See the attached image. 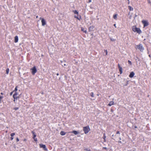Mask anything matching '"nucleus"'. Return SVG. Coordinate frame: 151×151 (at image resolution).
Listing matches in <instances>:
<instances>
[{
	"mask_svg": "<svg viewBox=\"0 0 151 151\" xmlns=\"http://www.w3.org/2000/svg\"><path fill=\"white\" fill-rule=\"evenodd\" d=\"M17 97L18 98V99L19 98V96H18Z\"/></svg>",
	"mask_w": 151,
	"mask_h": 151,
	"instance_id": "obj_46",
	"label": "nucleus"
},
{
	"mask_svg": "<svg viewBox=\"0 0 151 151\" xmlns=\"http://www.w3.org/2000/svg\"><path fill=\"white\" fill-rule=\"evenodd\" d=\"M128 62L129 64H130V65H132V63L131 61L129 60H128Z\"/></svg>",
	"mask_w": 151,
	"mask_h": 151,
	"instance_id": "obj_29",
	"label": "nucleus"
},
{
	"mask_svg": "<svg viewBox=\"0 0 151 151\" xmlns=\"http://www.w3.org/2000/svg\"><path fill=\"white\" fill-rule=\"evenodd\" d=\"M104 52H106V55H107V50H104Z\"/></svg>",
	"mask_w": 151,
	"mask_h": 151,
	"instance_id": "obj_30",
	"label": "nucleus"
},
{
	"mask_svg": "<svg viewBox=\"0 0 151 151\" xmlns=\"http://www.w3.org/2000/svg\"><path fill=\"white\" fill-rule=\"evenodd\" d=\"M14 94H15V95H16V96H17L18 95V93L17 92V91L15 92L14 93Z\"/></svg>",
	"mask_w": 151,
	"mask_h": 151,
	"instance_id": "obj_32",
	"label": "nucleus"
},
{
	"mask_svg": "<svg viewBox=\"0 0 151 151\" xmlns=\"http://www.w3.org/2000/svg\"><path fill=\"white\" fill-rule=\"evenodd\" d=\"M134 75V73L133 72H132L130 73V74L129 75V77L132 78L133 77Z\"/></svg>",
	"mask_w": 151,
	"mask_h": 151,
	"instance_id": "obj_9",
	"label": "nucleus"
},
{
	"mask_svg": "<svg viewBox=\"0 0 151 151\" xmlns=\"http://www.w3.org/2000/svg\"><path fill=\"white\" fill-rule=\"evenodd\" d=\"M142 24H143L144 26V27H146V26H147L149 24L147 22L146 20H143L142 21Z\"/></svg>",
	"mask_w": 151,
	"mask_h": 151,
	"instance_id": "obj_7",
	"label": "nucleus"
},
{
	"mask_svg": "<svg viewBox=\"0 0 151 151\" xmlns=\"http://www.w3.org/2000/svg\"><path fill=\"white\" fill-rule=\"evenodd\" d=\"M32 133L33 135V138L34 139V141L35 142L37 141V138H35L36 136V135L35 132H34V131H32Z\"/></svg>",
	"mask_w": 151,
	"mask_h": 151,
	"instance_id": "obj_6",
	"label": "nucleus"
},
{
	"mask_svg": "<svg viewBox=\"0 0 151 151\" xmlns=\"http://www.w3.org/2000/svg\"><path fill=\"white\" fill-rule=\"evenodd\" d=\"M1 95H3L4 94V93H3L1 92Z\"/></svg>",
	"mask_w": 151,
	"mask_h": 151,
	"instance_id": "obj_40",
	"label": "nucleus"
},
{
	"mask_svg": "<svg viewBox=\"0 0 151 151\" xmlns=\"http://www.w3.org/2000/svg\"><path fill=\"white\" fill-rule=\"evenodd\" d=\"M73 12L75 14H78V12L76 10L73 11Z\"/></svg>",
	"mask_w": 151,
	"mask_h": 151,
	"instance_id": "obj_26",
	"label": "nucleus"
},
{
	"mask_svg": "<svg viewBox=\"0 0 151 151\" xmlns=\"http://www.w3.org/2000/svg\"><path fill=\"white\" fill-rule=\"evenodd\" d=\"M118 65L119 69V71L120 72V74H121L122 73V68L120 67V65L119 64H118Z\"/></svg>",
	"mask_w": 151,
	"mask_h": 151,
	"instance_id": "obj_13",
	"label": "nucleus"
},
{
	"mask_svg": "<svg viewBox=\"0 0 151 151\" xmlns=\"http://www.w3.org/2000/svg\"><path fill=\"white\" fill-rule=\"evenodd\" d=\"M40 19L41 20L42 25L44 26L46 24V22L45 20L43 18H40Z\"/></svg>",
	"mask_w": 151,
	"mask_h": 151,
	"instance_id": "obj_5",
	"label": "nucleus"
},
{
	"mask_svg": "<svg viewBox=\"0 0 151 151\" xmlns=\"http://www.w3.org/2000/svg\"><path fill=\"white\" fill-rule=\"evenodd\" d=\"M27 141V139H26L25 138L23 140V141L24 142H26Z\"/></svg>",
	"mask_w": 151,
	"mask_h": 151,
	"instance_id": "obj_34",
	"label": "nucleus"
},
{
	"mask_svg": "<svg viewBox=\"0 0 151 151\" xmlns=\"http://www.w3.org/2000/svg\"><path fill=\"white\" fill-rule=\"evenodd\" d=\"M38 17V16H37L36 17V18H37Z\"/></svg>",
	"mask_w": 151,
	"mask_h": 151,
	"instance_id": "obj_48",
	"label": "nucleus"
},
{
	"mask_svg": "<svg viewBox=\"0 0 151 151\" xmlns=\"http://www.w3.org/2000/svg\"><path fill=\"white\" fill-rule=\"evenodd\" d=\"M118 142H120V143L122 142L121 141H119Z\"/></svg>",
	"mask_w": 151,
	"mask_h": 151,
	"instance_id": "obj_47",
	"label": "nucleus"
},
{
	"mask_svg": "<svg viewBox=\"0 0 151 151\" xmlns=\"http://www.w3.org/2000/svg\"><path fill=\"white\" fill-rule=\"evenodd\" d=\"M4 97L3 96H0V102L1 103L2 99L4 98Z\"/></svg>",
	"mask_w": 151,
	"mask_h": 151,
	"instance_id": "obj_21",
	"label": "nucleus"
},
{
	"mask_svg": "<svg viewBox=\"0 0 151 151\" xmlns=\"http://www.w3.org/2000/svg\"><path fill=\"white\" fill-rule=\"evenodd\" d=\"M114 102L113 101H111L109 102V103L108 104V106H111L114 105Z\"/></svg>",
	"mask_w": 151,
	"mask_h": 151,
	"instance_id": "obj_14",
	"label": "nucleus"
},
{
	"mask_svg": "<svg viewBox=\"0 0 151 151\" xmlns=\"http://www.w3.org/2000/svg\"><path fill=\"white\" fill-rule=\"evenodd\" d=\"M66 65V64H64V66H65Z\"/></svg>",
	"mask_w": 151,
	"mask_h": 151,
	"instance_id": "obj_49",
	"label": "nucleus"
},
{
	"mask_svg": "<svg viewBox=\"0 0 151 151\" xmlns=\"http://www.w3.org/2000/svg\"><path fill=\"white\" fill-rule=\"evenodd\" d=\"M114 26L115 27H116V24H114Z\"/></svg>",
	"mask_w": 151,
	"mask_h": 151,
	"instance_id": "obj_42",
	"label": "nucleus"
},
{
	"mask_svg": "<svg viewBox=\"0 0 151 151\" xmlns=\"http://www.w3.org/2000/svg\"><path fill=\"white\" fill-rule=\"evenodd\" d=\"M91 96L92 97H94V94L93 92H91Z\"/></svg>",
	"mask_w": 151,
	"mask_h": 151,
	"instance_id": "obj_27",
	"label": "nucleus"
},
{
	"mask_svg": "<svg viewBox=\"0 0 151 151\" xmlns=\"http://www.w3.org/2000/svg\"><path fill=\"white\" fill-rule=\"evenodd\" d=\"M19 141V139L18 137H17L16 138V141L17 142H18Z\"/></svg>",
	"mask_w": 151,
	"mask_h": 151,
	"instance_id": "obj_31",
	"label": "nucleus"
},
{
	"mask_svg": "<svg viewBox=\"0 0 151 151\" xmlns=\"http://www.w3.org/2000/svg\"><path fill=\"white\" fill-rule=\"evenodd\" d=\"M83 130L85 134H87L90 131V129L89 126L84 127H83Z\"/></svg>",
	"mask_w": 151,
	"mask_h": 151,
	"instance_id": "obj_1",
	"label": "nucleus"
},
{
	"mask_svg": "<svg viewBox=\"0 0 151 151\" xmlns=\"http://www.w3.org/2000/svg\"><path fill=\"white\" fill-rule=\"evenodd\" d=\"M18 36H16L14 37V42L17 43L18 42Z\"/></svg>",
	"mask_w": 151,
	"mask_h": 151,
	"instance_id": "obj_10",
	"label": "nucleus"
},
{
	"mask_svg": "<svg viewBox=\"0 0 151 151\" xmlns=\"http://www.w3.org/2000/svg\"><path fill=\"white\" fill-rule=\"evenodd\" d=\"M39 146H40V148H43L44 150L46 151L47 150V149L46 147V146L45 145L42 144H40Z\"/></svg>",
	"mask_w": 151,
	"mask_h": 151,
	"instance_id": "obj_4",
	"label": "nucleus"
},
{
	"mask_svg": "<svg viewBox=\"0 0 151 151\" xmlns=\"http://www.w3.org/2000/svg\"><path fill=\"white\" fill-rule=\"evenodd\" d=\"M75 17L76 18V19H79L78 17H77V16H75Z\"/></svg>",
	"mask_w": 151,
	"mask_h": 151,
	"instance_id": "obj_37",
	"label": "nucleus"
},
{
	"mask_svg": "<svg viewBox=\"0 0 151 151\" xmlns=\"http://www.w3.org/2000/svg\"><path fill=\"white\" fill-rule=\"evenodd\" d=\"M15 135V133H11L10 134V136H11V137L10 138V139L11 140H13L14 138L13 137Z\"/></svg>",
	"mask_w": 151,
	"mask_h": 151,
	"instance_id": "obj_12",
	"label": "nucleus"
},
{
	"mask_svg": "<svg viewBox=\"0 0 151 151\" xmlns=\"http://www.w3.org/2000/svg\"><path fill=\"white\" fill-rule=\"evenodd\" d=\"M137 48L139 50L141 51H143L144 50V48L143 47V46L141 44H139L137 46Z\"/></svg>",
	"mask_w": 151,
	"mask_h": 151,
	"instance_id": "obj_3",
	"label": "nucleus"
},
{
	"mask_svg": "<svg viewBox=\"0 0 151 151\" xmlns=\"http://www.w3.org/2000/svg\"><path fill=\"white\" fill-rule=\"evenodd\" d=\"M72 132L75 135H77L78 133V132L76 131H73Z\"/></svg>",
	"mask_w": 151,
	"mask_h": 151,
	"instance_id": "obj_18",
	"label": "nucleus"
},
{
	"mask_svg": "<svg viewBox=\"0 0 151 151\" xmlns=\"http://www.w3.org/2000/svg\"><path fill=\"white\" fill-rule=\"evenodd\" d=\"M91 0H89V2H91Z\"/></svg>",
	"mask_w": 151,
	"mask_h": 151,
	"instance_id": "obj_41",
	"label": "nucleus"
},
{
	"mask_svg": "<svg viewBox=\"0 0 151 151\" xmlns=\"http://www.w3.org/2000/svg\"><path fill=\"white\" fill-rule=\"evenodd\" d=\"M111 41H114V39H111Z\"/></svg>",
	"mask_w": 151,
	"mask_h": 151,
	"instance_id": "obj_39",
	"label": "nucleus"
},
{
	"mask_svg": "<svg viewBox=\"0 0 151 151\" xmlns=\"http://www.w3.org/2000/svg\"><path fill=\"white\" fill-rule=\"evenodd\" d=\"M120 134V132H119V131H118L116 132V134Z\"/></svg>",
	"mask_w": 151,
	"mask_h": 151,
	"instance_id": "obj_36",
	"label": "nucleus"
},
{
	"mask_svg": "<svg viewBox=\"0 0 151 151\" xmlns=\"http://www.w3.org/2000/svg\"><path fill=\"white\" fill-rule=\"evenodd\" d=\"M85 150H87L88 151H90V150H88L87 149H85Z\"/></svg>",
	"mask_w": 151,
	"mask_h": 151,
	"instance_id": "obj_45",
	"label": "nucleus"
},
{
	"mask_svg": "<svg viewBox=\"0 0 151 151\" xmlns=\"http://www.w3.org/2000/svg\"><path fill=\"white\" fill-rule=\"evenodd\" d=\"M150 4H151V3Z\"/></svg>",
	"mask_w": 151,
	"mask_h": 151,
	"instance_id": "obj_51",
	"label": "nucleus"
},
{
	"mask_svg": "<svg viewBox=\"0 0 151 151\" xmlns=\"http://www.w3.org/2000/svg\"><path fill=\"white\" fill-rule=\"evenodd\" d=\"M103 149H105V150H107V148L106 147H103Z\"/></svg>",
	"mask_w": 151,
	"mask_h": 151,
	"instance_id": "obj_35",
	"label": "nucleus"
},
{
	"mask_svg": "<svg viewBox=\"0 0 151 151\" xmlns=\"http://www.w3.org/2000/svg\"><path fill=\"white\" fill-rule=\"evenodd\" d=\"M19 109V107H15L13 109L14 110H17V109Z\"/></svg>",
	"mask_w": 151,
	"mask_h": 151,
	"instance_id": "obj_28",
	"label": "nucleus"
},
{
	"mask_svg": "<svg viewBox=\"0 0 151 151\" xmlns=\"http://www.w3.org/2000/svg\"><path fill=\"white\" fill-rule=\"evenodd\" d=\"M149 3H151V2H150V1H149Z\"/></svg>",
	"mask_w": 151,
	"mask_h": 151,
	"instance_id": "obj_43",
	"label": "nucleus"
},
{
	"mask_svg": "<svg viewBox=\"0 0 151 151\" xmlns=\"http://www.w3.org/2000/svg\"><path fill=\"white\" fill-rule=\"evenodd\" d=\"M56 75H57V76H58V75H59V74H58V73H57V74Z\"/></svg>",
	"mask_w": 151,
	"mask_h": 151,
	"instance_id": "obj_44",
	"label": "nucleus"
},
{
	"mask_svg": "<svg viewBox=\"0 0 151 151\" xmlns=\"http://www.w3.org/2000/svg\"><path fill=\"white\" fill-rule=\"evenodd\" d=\"M30 70H32V73L33 75H34L37 72V70L35 66H34Z\"/></svg>",
	"mask_w": 151,
	"mask_h": 151,
	"instance_id": "obj_2",
	"label": "nucleus"
},
{
	"mask_svg": "<svg viewBox=\"0 0 151 151\" xmlns=\"http://www.w3.org/2000/svg\"><path fill=\"white\" fill-rule=\"evenodd\" d=\"M9 71V68H7L6 69V74H8Z\"/></svg>",
	"mask_w": 151,
	"mask_h": 151,
	"instance_id": "obj_25",
	"label": "nucleus"
},
{
	"mask_svg": "<svg viewBox=\"0 0 151 151\" xmlns=\"http://www.w3.org/2000/svg\"><path fill=\"white\" fill-rule=\"evenodd\" d=\"M106 135H105V134L104 133V135H103V138L104 140V142H105V139H106Z\"/></svg>",
	"mask_w": 151,
	"mask_h": 151,
	"instance_id": "obj_23",
	"label": "nucleus"
},
{
	"mask_svg": "<svg viewBox=\"0 0 151 151\" xmlns=\"http://www.w3.org/2000/svg\"><path fill=\"white\" fill-rule=\"evenodd\" d=\"M14 92V91H12L10 93V95L11 96L12 94Z\"/></svg>",
	"mask_w": 151,
	"mask_h": 151,
	"instance_id": "obj_33",
	"label": "nucleus"
},
{
	"mask_svg": "<svg viewBox=\"0 0 151 151\" xmlns=\"http://www.w3.org/2000/svg\"><path fill=\"white\" fill-rule=\"evenodd\" d=\"M137 128V127H135V128Z\"/></svg>",
	"mask_w": 151,
	"mask_h": 151,
	"instance_id": "obj_50",
	"label": "nucleus"
},
{
	"mask_svg": "<svg viewBox=\"0 0 151 151\" xmlns=\"http://www.w3.org/2000/svg\"><path fill=\"white\" fill-rule=\"evenodd\" d=\"M137 28L135 26H133L132 27V30L134 32H136Z\"/></svg>",
	"mask_w": 151,
	"mask_h": 151,
	"instance_id": "obj_17",
	"label": "nucleus"
},
{
	"mask_svg": "<svg viewBox=\"0 0 151 151\" xmlns=\"http://www.w3.org/2000/svg\"><path fill=\"white\" fill-rule=\"evenodd\" d=\"M136 32H137V33H138L139 34H140L142 33V31L140 30V29L139 28H137L136 31Z\"/></svg>",
	"mask_w": 151,
	"mask_h": 151,
	"instance_id": "obj_11",
	"label": "nucleus"
},
{
	"mask_svg": "<svg viewBox=\"0 0 151 151\" xmlns=\"http://www.w3.org/2000/svg\"><path fill=\"white\" fill-rule=\"evenodd\" d=\"M66 133L63 131H61L60 132V134L61 135L63 136Z\"/></svg>",
	"mask_w": 151,
	"mask_h": 151,
	"instance_id": "obj_16",
	"label": "nucleus"
},
{
	"mask_svg": "<svg viewBox=\"0 0 151 151\" xmlns=\"http://www.w3.org/2000/svg\"><path fill=\"white\" fill-rule=\"evenodd\" d=\"M17 88H18L17 86H16L14 90V91H13L14 92H16L17 91Z\"/></svg>",
	"mask_w": 151,
	"mask_h": 151,
	"instance_id": "obj_24",
	"label": "nucleus"
},
{
	"mask_svg": "<svg viewBox=\"0 0 151 151\" xmlns=\"http://www.w3.org/2000/svg\"><path fill=\"white\" fill-rule=\"evenodd\" d=\"M17 96H16V95H15V94H14L13 95V97L14 99V103H16V101H17L18 99V98Z\"/></svg>",
	"mask_w": 151,
	"mask_h": 151,
	"instance_id": "obj_8",
	"label": "nucleus"
},
{
	"mask_svg": "<svg viewBox=\"0 0 151 151\" xmlns=\"http://www.w3.org/2000/svg\"><path fill=\"white\" fill-rule=\"evenodd\" d=\"M94 28V27L93 26H91L89 28V31L92 30V29Z\"/></svg>",
	"mask_w": 151,
	"mask_h": 151,
	"instance_id": "obj_20",
	"label": "nucleus"
},
{
	"mask_svg": "<svg viewBox=\"0 0 151 151\" xmlns=\"http://www.w3.org/2000/svg\"><path fill=\"white\" fill-rule=\"evenodd\" d=\"M128 1V4H129V3H130V1H129V0H127Z\"/></svg>",
	"mask_w": 151,
	"mask_h": 151,
	"instance_id": "obj_38",
	"label": "nucleus"
},
{
	"mask_svg": "<svg viewBox=\"0 0 151 151\" xmlns=\"http://www.w3.org/2000/svg\"><path fill=\"white\" fill-rule=\"evenodd\" d=\"M128 8H129V10L130 11H133V8L132 7L130 6H129Z\"/></svg>",
	"mask_w": 151,
	"mask_h": 151,
	"instance_id": "obj_22",
	"label": "nucleus"
},
{
	"mask_svg": "<svg viewBox=\"0 0 151 151\" xmlns=\"http://www.w3.org/2000/svg\"><path fill=\"white\" fill-rule=\"evenodd\" d=\"M117 16V14H114V15H113V18H114V19H116Z\"/></svg>",
	"mask_w": 151,
	"mask_h": 151,
	"instance_id": "obj_19",
	"label": "nucleus"
},
{
	"mask_svg": "<svg viewBox=\"0 0 151 151\" xmlns=\"http://www.w3.org/2000/svg\"><path fill=\"white\" fill-rule=\"evenodd\" d=\"M81 30L84 33H86L87 32V30L86 29H85L83 27H81Z\"/></svg>",
	"mask_w": 151,
	"mask_h": 151,
	"instance_id": "obj_15",
	"label": "nucleus"
}]
</instances>
